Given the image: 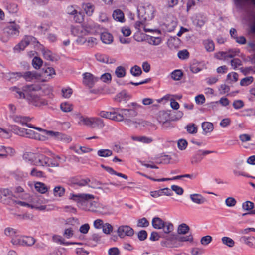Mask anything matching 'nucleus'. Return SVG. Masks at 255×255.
I'll list each match as a JSON object with an SVG mask.
<instances>
[{"instance_id":"nucleus-25","label":"nucleus","mask_w":255,"mask_h":255,"mask_svg":"<svg viewBox=\"0 0 255 255\" xmlns=\"http://www.w3.org/2000/svg\"><path fill=\"white\" fill-rule=\"evenodd\" d=\"M102 41L107 44H111L113 41V37L112 34L108 32H103L101 34Z\"/></svg>"},{"instance_id":"nucleus-33","label":"nucleus","mask_w":255,"mask_h":255,"mask_svg":"<svg viewBox=\"0 0 255 255\" xmlns=\"http://www.w3.org/2000/svg\"><path fill=\"white\" fill-rule=\"evenodd\" d=\"M65 192V189L61 186H57L53 189V194L55 196L62 197Z\"/></svg>"},{"instance_id":"nucleus-11","label":"nucleus","mask_w":255,"mask_h":255,"mask_svg":"<svg viewBox=\"0 0 255 255\" xmlns=\"http://www.w3.org/2000/svg\"><path fill=\"white\" fill-rule=\"evenodd\" d=\"M98 80V78L94 76L90 73L83 74V83L89 88L92 87Z\"/></svg>"},{"instance_id":"nucleus-41","label":"nucleus","mask_w":255,"mask_h":255,"mask_svg":"<svg viewBox=\"0 0 255 255\" xmlns=\"http://www.w3.org/2000/svg\"><path fill=\"white\" fill-rule=\"evenodd\" d=\"M203 44L207 51L210 52L214 50V43L212 40L209 39L204 40Z\"/></svg>"},{"instance_id":"nucleus-29","label":"nucleus","mask_w":255,"mask_h":255,"mask_svg":"<svg viewBox=\"0 0 255 255\" xmlns=\"http://www.w3.org/2000/svg\"><path fill=\"white\" fill-rule=\"evenodd\" d=\"M79 124L92 128V117L88 118L80 116Z\"/></svg>"},{"instance_id":"nucleus-22","label":"nucleus","mask_w":255,"mask_h":255,"mask_svg":"<svg viewBox=\"0 0 255 255\" xmlns=\"http://www.w3.org/2000/svg\"><path fill=\"white\" fill-rule=\"evenodd\" d=\"M165 222L159 217H154L152 221V225L156 229H161L164 227Z\"/></svg>"},{"instance_id":"nucleus-7","label":"nucleus","mask_w":255,"mask_h":255,"mask_svg":"<svg viewBox=\"0 0 255 255\" xmlns=\"http://www.w3.org/2000/svg\"><path fill=\"white\" fill-rule=\"evenodd\" d=\"M117 233L120 238H123L126 236H132L134 235V230L129 226L122 225L118 228Z\"/></svg>"},{"instance_id":"nucleus-23","label":"nucleus","mask_w":255,"mask_h":255,"mask_svg":"<svg viewBox=\"0 0 255 255\" xmlns=\"http://www.w3.org/2000/svg\"><path fill=\"white\" fill-rule=\"evenodd\" d=\"M202 128L203 129V133L206 135L213 131L214 127L212 123L204 122L202 124Z\"/></svg>"},{"instance_id":"nucleus-13","label":"nucleus","mask_w":255,"mask_h":255,"mask_svg":"<svg viewBox=\"0 0 255 255\" xmlns=\"http://www.w3.org/2000/svg\"><path fill=\"white\" fill-rule=\"evenodd\" d=\"M71 31L72 34L78 37L77 41L79 43L82 40L81 39L82 37L86 35L84 28L82 26H72L71 27Z\"/></svg>"},{"instance_id":"nucleus-21","label":"nucleus","mask_w":255,"mask_h":255,"mask_svg":"<svg viewBox=\"0 0 255 255\" xmlns=\"http://www.w3.org/2000/svg\"><path fill=\"white\" fill-rule=\"evenodd\" d=\"M112 16L114 19L117 21L123 23L125 21L124 14L120 9L115 10L113 11Z\"/></svg>"},{"instance_id":"nucleus-8","label":"nucleus","mask_w":255,"mask_h":255,"mask_svg":"<svg viewBox=\"0 0 255 255\" xmlns=\"http://www.w3.org/2000/svg\"><path fill=\"white\" fill-rule=\"evenodd\" d=\"M20 27L15 23H11L9 25L4 28L3 29V33L7 36H12L14 35H18L19 33V29Z\"/></svg>"},{"instance_id":"nucleus-4","label":"nucleus","mask_w":255,"mask_h":255,"mask_svg":"<svg viewBox=\"0 0 255 255\" xmlns=\"http://www.w3.org/2000/svg\"><path fill=\"white\" fill-rule=\"evenodd\" d=\"M36 43H38V41L35 37L30 35H26L14 47V50L15 51L23 50L28 45Z\"/></svg>"},{"instance_id":"nucleus-1","label":"nucleus","mask_w":255,"mask_h":255,"mask_svg":"<svg viewBox=\"0 0 255 255\" xmlns=\"http://www.w3.org/2000/svg\"><path fill=\"white\" fill-rule=\"evenodd\" d=\"M95 196L89 194H71L70 199L77 202L78 206L85 211L95 212L99 207V203L92 200Z\"/></svg>"},{"instance_id":"nucleus-30","label":"nucleus","mask_w":255,"mask_h":255,"mask_svg":"<svg viewBox=\"0 0 255 255\" xmlns=\"http://www.w3.org/2000/svg\"><path fill=\"white\" fill-rule=\"evenodd\" d=\"M35 188L37 191L42 194L45 193L48 191L46 185L42 182H36L35 184Z\"/></svg>"},{"instance_id":"nucleus-9","label":"nucleus","mask_w":255,"mask_h":255,"mask_svg":"<svg viewBox=\"0 0 255 255\" xmlns=\"http://www.w3.org/2000/svg\"><path fill=\"white\" fill-rule=\"evenodd\" d=\"M237 9L246 11L247 6L251 4L255 6V0H233Z\"/></svg>"},{"instance_id":"nucleus-32","label":"nucleus","mask_w":255,"mask_h":255,"mask_svg":"<svg viewBox=\"0 0 255 255\" xmlns=\"http://www.w3.org/2000/svg\"><path fill=\"white\" fill-rule=\"evenodd\" d=\"M12 129L15 134L20 136L25 137V128L14 125L13 126Z\"/></svg>"},{"instance_id":"nucleus-43","label":"nucleus","mask_w":255,"mask_h":255,"mask_svg":"<svg viewBox=\"0 0 255 255\" xmlns=\"http://www.w3.org/2000/svg\"><path fill=\"white\" fill-rule=\"evenodd\" d=\"M60 108L64 112H69L72 110L73 106L69 103L64 102L61 104Z\"/></svg>"},{"instance_id":"nucleus-36","label":"nucleus","mask_w":255,"mask_h":255,"mask_svg":"<svg viewBox=\"0 0 255 255\" xmlns=\"http://www.w3.org/2000/svg\"><path fill=\"white\" fill-rule=\"evenodd\" d=\"M154 17V10L153 7H148L145 11V16L144 19L146 20L152 19Z\"/></svg>"},{"instance_id":"nucleus-61","label":"nucleus","mask_w":255,"mask_h":255,"mask_svg":"<svg viewBox=\"0 0 255 255\" xmlns=\"http://www.w3.org/2000/svg\"><path fill=\"white\" fill-rule=\"evenodd\" d=\"M100 78L103 82L109 83L111 82L112 77L110 73H106L102 75Z\"/></svg>"},{"instance_id":"nucleus-38","label":"nucleus","mask_w":255,"mask_h":255,"mask_svg":"<svg viewBox=\"0 0 255 255\" xmlns=\"http://www.w3.org/2000/svg\"><path fill=\"white\" fill-rule=\"evenodd\" d=\"M115 73L118 78L124 77L126 75V69L124 67L119 66L116 68Z\"/></svg>"},{"instance_id":"nucleus-40","label":"nucleus","mask_w":255,"mask_h":255,"mask_svg":"<svg viewBox=\"0 0 255 255\" xmlns=\"http://www.w3.org/2000/svg\"><path fill=\"white\" fill-rule=\"evenodd\" d=\"M42 60L38 57H34L32 61V64L33 67L36 69H40L42 65Z\"/></svg>"},{"instance_id":"nucleus-55","label":"nucleus","mask_w":255,"mask_h":255,"mask_svg":"<svg viewBox=\"0 0 255 255\" xmlns=\"http://www.w3.org/2000/svg\"><path fill=\"white\" fill-rule=\"evenodd\" d=\"M244 241L246 244L250 247H253L255 244V238L253 237H244Z\"/></svg>"},{"instance_id":"nucleus-15","label":"nucleus","mask_w":255,"mask_h":255,"mask_svg":"<svg viewBox=\"0 0 255 255\" xmlns=\"http://www.w3.org/2000/svg\"><path fill=\"white\" fill-rule=\"evenodd\" d=\"M32 203H31V208H35L40 210H43L45 209V206L41 205L43 203V199L41 196H35L32 198Z\"/></svg>"},{"instance_id":"nucleus-3","label":"nucleus","mask_w":255,"mask_h":255,"mask_svg":"<svg viewBox=\"0 0 255 255\" xmlns=\"http://www.w3.org/2000/svg\"><path fill=\"white\" fill-rule=\"evenodd\" d=\"M40 89V86L38 84L26 85L22 89L15 86L10 88V90L13 92L15 97L18 99H26V93L39 91Z\"/></svg>"},{"instance_id":"nucleus-17","label":"nucleus","mask_w":255,"mask_h":255,"mask_svg":"<svg viewBox=\"0 0 255 255\" xmlns=\"http://www.w3.org/2000/svg\"><path fill=\"white\" fill-rule=\"evenodd\" d=\"M21 72H9L3 73V78L9 82L13 83L21 78Z\"/></svg>"},{"instance_id":"nucleus-45","label":"nucleus","mask_w":255,"mask_h":255,"mask_svg":"<svg viewBox=\"0 0 255 255\" xmlns=\"http://www.w3.org/2000/svg\"><path fill=\"white\" fill-rule=\"evenodd\" d=\"M222 243L229 247H233L235 245V242L231 238L228 237H223L221 239Z\"/></svg>"},{"instance_id":"nucleus-57","label":"nucleus","mask_w":255,"mask_h":255,"mask_svg":"<svg viewBox=\"0 0 255 255\" xmlns=\"http://www.w3.org/2000/svg\"><path fill=\"white\" fill-rule=\"evenodd\" d=\"M236 203H237V201L233 197H228L225 200V204H226V206L228 207H229L235 206L236 205Z\"/></svg>"},{"instance_id":"nucleus-2","label":"nucleus","mask_w":255,"mask_h":255,"mask_svg":"<svg viewBox=\"0 0 255 255\" xmlns=\"http://www.w3.org/2000/svg\"><path fill=\"white\" fill-rule=\"evenodd\" d=\"M142 106L136 102H132L128 104L127 108L121 109V115H123V121L131 122V118L136 117L138 114L137 110L142 108Z\"/></svg>"},{"instance_id":"nucleus-39","label":"nucleus","mask_w":255,"mask_h":255,"mask_svg":"<svg viewBox=\"0 0 255 255\" xmlns=\"http://www.w3.org/2000/svg\"><path fill=\"white\" fill-rule=\"evenodd\" d=\"M11 137V132L9 130L0 127V137L9 139Z\"/></svg>"},{"instance_id":"nucleus-27","label":"nucleus","mask_w":255,"mask_h":255,"mask_svg":"<svg viewBox=\"0 0 255 255\" xmlns=\"http://www.w3.org/2000/svg\"><path fill=\"white\" fill-rule=\"evenodd\" d=\"M16 111L17 108L14 104L12 103H10L8 104L7 113L8 115V117L10 119L16 115Z\"/></svg>"},{"instance_id":"nucleus-47","label":"nucleus","mask_w":255,"mask_h":255,"mask_svg":"<svg viewBox=\"0 0 255 255\" xmlns=\"http://www.w3.org/2000/svg\"><path fill=\"white\" fill-rule=\"evenodd\" d=\"M164 233L169 234L174 230L173 225L170 222H165L164 227L162 228Z\"/></svg>"},{"instance_id":"nucleus-16","label":"nucleus","mask_w":255,"mask_h":255,"mask_svg":"<svg viewBox=\"0 0 255 255\" xmlns=\"http://www.w3.org/2000/svg\"><path fill=\"white\" fill-rule=\"evenodd\" d=\"M49 162V158L45 155L41 154H36L34 165L46 166Z\"/></svg>"},{"instance_id":"nucleus-34","label":"nucleus","mask_w":255,"mask_h":255,"mask_svg":"<svg viewBox=\"0 0 255 255\" xmlns=\"http://www.w3.org/2000/svg\"><path fill=\"white\" fill-rule=\"evenodd\" d=\"M36 155V154L32 152H26L24 153L23 158L25 160L29 161L32 164L34 165Z\"/></svg>"},{"instance_id":"nucleus-56","label":"nucleus","mask_w":255,"mask_h":255,"mask_svg":"<svg viewBox=\"0 0 255 255\" xmlns=\"http://www.w3.org/2000/svg\"><path fill=\"white\" fill-rule=\"evenodd\" d=\"M183 73L180 70H174L171 73L172 78L175 80H179L181 78Z\"/></svg>"},{"instance_id":"nucleus-18","label":"nucleus","mask_w":255,"mask_h":255,"mask_svg":"<svg viewBox=\"0 0 255 255\" xmlns=\"http://www.w3.org/2000/svg\"><path fill=\"white\" fill-rule=\"evenodd\" d=\"M45 135L51 137H55L57 139L61 140H64L66 141H69V138H68L65 135L59 132L47 130L45 131Z\"/></svg>"},{"instance_id":"nucleus-10","label":"nucleus","mask_w":255,"mask_h":255,"mask_svg":"<svg viewBox=\"0 0 255 255\" xmlns=\"http://www.w3.org/2000/svg\"><path fill=\"white\" fill-rule=\"evenodd\" d=\"M13 196V193L9 189H0V202L7 204L9 202L8 199Z\"/></svg>"},{"instance_id":"nucleus-5","label":"nucleus","mask_w":255,"mask_h":255,"mask_svg":"<svg viewBox=\"0 0 255 255\" xmlns=\"http://www.w3.org/2000/svg\"><path fill=\"white\" fill-rule=\"evenodd\" d=\"M26 99L29 104L36 107H41L47 105L46 100L37 95L33 94H28Z\"/></svg>"},{"instance_id":"nucleus-60","label":"nucleus","mask_w":255,"mask_h":255,"mask_svg":"<svg viewBox=\"0 0 255 255\" xmlns=\"http://www.w3.org/2000/svg\"><path fill=\"white\" fill-rule=\"evenodd\" d=\"M72 92V89L70 88H63L62 89L63 96L66 98H69L71 96Z\"/></svg>"},{"instance_id":"nucleus-37","label":"nucleus","mask_w":255,"mask_h":255,"mask_svg":"<svg viewBox=\"0 0 255 255\" xmlns=\"http://www.w3.org/2000/svg\"><path fill=\"white\" fill-rule=\"evenodd\" d=\"M189 230L190 228L187 224L182 223L178 226L177 232L179 234H186Z\"/></svg>"},{"instance_id":"nucleus-54","label":"nucleus","mask_w":255,"mask_h":255,"mask_svg":"<svg viewBox=\"0 0 255 255\" xmlns=\"http://www.w3.org/2000/svg\"><path fill=\"white\" fill-rule=\"evenodd\" d=\"M97 60L99 62L107 63L109 62V57L105 55L97 54L95 55Z\"/></svg>"},{"instance_id":"nucleus-50","label":"nucleus","mask_w":255,"mask_h":255,"mask_svg":"<svg viewBox=\"0 0 255 255\" xmlns=\"http://www.w3.org/2000/svg\"><path fill=\"white\" fill-rule=\"evenodd\" d=\"M84 10L87 15L91 16L94 10V6L90 3L85 4Z\"/></svg>"},{"instance_id":"nucleus-31","label":"nucleus","mask_w":255,"mask_h":255,"mask_svg":"<svg viewBox=\"0 0 255 255\" xmlns=\"http://www.w3.org/2000/svg\"><path fill=\"white\" fill-rule=\"evenodd\" d=\"M97 39L94 37H89L83 40H82L80 43L86 44L89 47H93L97 44Z\"/></svg>"},{"instance_id":"nucleus-59","label":"nucleus","mask_w":255,"mask_h":255,"mask_svg":"<svg viewBox=\"0 0 255 255\" xmlns=\"http://www.w3.org/2000/svg\"><path fill=\"white\" fill-rule=\"evenodd\" d=\"M242 208L245 210L250 211L254 208V203L251 201H246L243 203Z\"/></svg>"},{"instance_id":"nucleus-26","label":"nucleus","mask_w":255,"mask_h":255,"mask_svg":"<svg viewBox=\"0 0 255 255\" xmlns=\"http://www.w3.org/2000/svg\"><path fill=\"white\" fill-rule=\"evenodd\" d=\"M25 137L38 140L41 139L39 134L36 133L31 129H26Z\"/></svg>"},{"instance_id":"nucleus-63","label":"nucleus","mask_w":255,"mask_h":255,"mask_svg":"<svg viewBox=\"0 0 255 255\" xmlns=\"http://www.w3.org/2000/svg\"><path fill=\"white\" fill-rule=\"evenodd\" d=\"M73 16V20L76 23H81L83 21V15L81 12H77Z\"/></svg>"},{"instance_id":"nucleus-62","label":"nucleus","mask_w":255,"mask_h":255,"mask_svg":"<svg viewBox=\"0 0 255 255\" xmlns=\"http://www.w3.org/2000/svg\"><path fill=\"white\" fill-rule=\"evenodd\" d=\"M212 237L209 235L204 236L201 239V244L203 245H207L212 241Z\"/></svg>"},{"instance_id":"nucleus-49","label":"nucleus","mask_w":255,"mask_h":255,"mask_svg":"<svg viewBox=\"0 0 255 255\" xmlns=\"http://www.w3.org/2000/svg\"><path fill=\"white\" fill-rule=\"evenodd\" d=\"M148 42L153 45H158L161 42V38L159 37L150 36L148 38Z\"/></svg>"},{"instance_id":"nucleus-64","label":"nucleus","mask_w":255,"mask_h":255,"mask_svg":"<svg viewBox=\"0 0 255 255\" xmlns=\"http://www.w3.org/2000/svg\"><path fill=\"white\" fill-rule=\"evenodd\" d=\"M189 53L187 50L179 51L178 53V57L180 59H186L189 57Z\"/></svg>"},{"instance_id":"nucleus-14","label":"nucleus","mask_w":255,"mask_h":255,"mask_svg":"<svg viewBox=\"0 0 255 255\" xmlns=\"http://www.w3.org/2000/svg\"><path fill=\"white\" fill-rule=\"evenodd\" d=\"M10 119L15 123L27 126V125L29 124L28 122L31 121V118L28 116L16 115Z\"/></svg>"},{"instance_id":"nucleus-24","label":"nucleus","mask_w":255,"mask_h":255,"mask_svg":"<svg viewBox=\"0 0 255 255\" xmlns=\"http://www.w3.org/2000/svg\"><path fill=\"white\" fill-rule=\"evenodd\" d=\"M53 240L54 242L57 243L61 245H73V244H81L80 243H76V242H65L64 239L60 236L58 235H54L53 236Z\"/></svg>"},{"instance_id":"nucleus-28","label":"nucleus","mask_w":255,"mask_h":255,"mask_svg":"<svg viewBox=\"0 0 255 255\" xmlns=\"http://www.w3.org/2000/svg\"><path fill=\"white\" fill-rule=\"evenodd\" d=\"M104 126L105 124L102 119L97 117H92V128L98 127L102 128Z\"/></svg>"},{"instance_id":"nucleus-20","label":"nucleus","mask_w":255,"mask_h":255,"mask_svg":"<svg viewBox=\"0 0 255 255\" xmlns=\"http://www.w3.org/2000/svg\"><path fill=\"white\" fill-rule=\"evenodd\" d=\"M190 198L193 202L197 204H203L207 202V200L199 194H191L190 195Z\"/></svg>"},{"instance_id":"nucleus-35","label":"nucleus","mask_w":255,"mask_h":255,"mask_svg":"<svg viewBox=\"0 0 255 255\" xmlns=\"http://www.w3.org/2000/svg\"><path fill=\"white\" fill-rule=\"evenodd\" d=\"M97 154L99 156L102 157H108L113 154L112 150L108 149H100L97 151Z\"/></svg>"},{"instance_id":"nucleus-12","label":"nucleus","mask_w":255,"mask_h":255,"mask_svg":"<svg viewBox=\"0 0 255 255\" xmlns=\"http://www.w3.org/2000/svg\"><path fill=\"white\" fill-rule=\"evenodd\" d=\"M21 77L27 82H31L34 80L39 79L41 74L35 71L21 72Z\"/></svg>"},{"instance_id":"nucleus-52","label":"nucleus","mask_w":255,"mask_h":255,"mask_svg":"<svg viewBox=\"0 0 255 255\" xmlns=\"http://www.w3.org/2000/svg\"><path fill=\"white\" fill-rule=\"evenodd\" d=\"M253 81V78L252 76L247 77L243 78L240 81V85L242 86H248Z\"/></svg>"},{"instance_id":"nucleus-6","label":"nucleus","mask_w":255,"mask_h":255,"mask_svg":"<svg viewBox=\"0 0 255 255\" xmlns=\"http://www.w3.org/2000/svg\"><path fill=\"white\" fill-rule=\"evenodd\" d=\"M98 115L102 118L109 119L116 122H121L123 121V115L113 111L107 112L104 111H100Z\"/></svg>"},{"instance_id":"nucleus-19","label":"nucleus","mask_w":255,"mask_h":255,"mask_svg":"<svg viewBox=\"0 0 255 255\" xmlns=\"http://www.w3.org/2000/svg\"><path fill=\"white\" fill-rule=\"evenodd\" d=\"M169 115L164 111L159 112L157 115V120L160 123H162L163 125L170 124L168 122Z\"/></svg>"},{"instance_id":"nucleus-48","label":"nucleus","mask_w":255,"mask_h":255,"mask_svg":"<svg viewBox=\"0 0 255 255\" xmlns=\"http://www.w3.org/2000/svg\"><path fill=\"white\" fill-rule=\"evenodd\" d=\"M187 131L190 134H195L197 132V128L194 124H189L185 128Z\"/></svg>"},{"instance_id":"nucleus-58","label":"nucleus","mask_w":255,"mask_h":255,"mask_svg":"<svg viewBox=\"0 0 255 255\" xmlns=\"http://www.w3.org/2000/svg\"><path fill=\"white\" fill-rule=\"evenodd\" d=\"M42 52H43V56L45 58V59H46L47 60H50V61L54 60V57L52 56V52L50 50H43L42 51Z\"/></svg>"},{"instance_id":"nucleus-46","label":"nucleus","mask_w":255,"mask_h":255,"mask_svg":"<svg viewBox=\"0 0 255 255\" xmlns=\"http://www.w3.org/2000/svg\"><path fill=\"white\" fill-rule=\"evenodd\" d=\"M130 73L133 76L138 77L141 74L142 70L139 66L135 65L131 68Z\"/></svg>"},{"instance_id":"nucleus-44","label":"nucleus","mask_w":255,"mask_h":255,"mask_svg":"<svg viewBox=\"0 0 255 255\" xmlns=\"http://www.w3.org/2000/svg\"><path fill=\"white\" fill-rule=\"evenodd\" d=\"M201 150H198L196 154L192 157L191 160V163L192 164H197L202 160L203 158L201 156Z\"/></svg>"},{"instance_id":"nucleus-51","label":"nucleus","mask_w":255,"mask_h":255,"mask_svg":"<svg viewBox=\"0 0 255 255\" xmlns=\"http://www.w3.org/2000/svg\"><path fill=\"white\" fill-rule=\"evenodd\" d=\"M24 246H30L33 245L35 240L32 237H23Z\"/></svg>"},{"instance_id":"nucleus-53","label":"nucleus","mask_w":255,"mask_h":255,"mask_svg":"<svg viewBox=\"0 0 255 255\" xmlns=\"http://www.w3.org/2000/svg\"><path fill=\"white\" fill-rule=\"evenodd\" d=\"M102 229L104 233L110 234L113 231V228L110 224L106 223L104 224Z\"/></svg>"},{"instance_id":"nucleus-42","label":"nucleus","mask_w":255,"mask_h":255,"mask_svg":"<svg viewBox=\"0 0 255 255\" xmlns=\"http://www.w3.org/2000/svg\"><path fill=\"white\" fill-rule=\"evenodd\" d=\"M30 175L32 177L37 178L43 177L44 173L40 170H38L36 168H33L30 171Z\"/></svg>"}]
</instances>
